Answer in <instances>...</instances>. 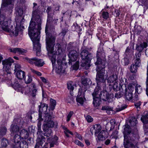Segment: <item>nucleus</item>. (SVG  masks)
<instances>
[{
	"mask_svg": "<svg viewBox=\"0 0 148 148\" xmlns=\"http://www.w3.org/2000/svg\"><path fill=\"white\" fill-rule=\"evenodd\" d=\"M42 20L40 22L31 21L29 28L28 34L33 42V49L36 51L37 56H39L41 51V46L39 43L40 30L41 29Z\"/></svg>",
	"mask_w": 148,
	"mask_h": 148,
	"instance_id": "1",
	"label": "nucleus"
},
{
	"mask_svg": "<svg viewBox=\"0 0 148 148\" xmlns=\"http://www.w3.org/2000/svg\"><path fill=\"white\" fill-rule=\"evenodd\" d=\"M58 19L55 18L53 15H49L47 16V23L46 25L45 32L46 34V41L47 50L50 52L53 50V48L55 45L56 38L52 36L51 34L48 32L49 26L53 25L52 28L54 29V26L57 25Z\"/></svg>",
	"mask_w": 148,
	"mask_h": 148,
	"instance_id": "2",
	"label": "nucleus"
},
{
	"mask_svg": "<svg viewBox=\"0 0 148 148\" xmlns=\"http://www.w3.org/2000/svg\"><path fill=\"white\" fill-rule=\"evenodd\" d=\"M93 97V104L94 107L97 108L101 104V99L104 101H107L108 103L112 101L111 95L109 94L106 91L101 90L99 86H97L92 93Z\"/></svg>",
	"mask_w": 148,
	"mask_h": 148,
	"instance_id": "3",
	"label": "nucleus"
},
{
	"mask_svg": "<svg viewBox=\"0 0 148 148\" xmlns=\"http://www.w3.org/2000/svg\"><path fill=\"white\" fill-rule=\"evenodd\" d=\"M131 129L128 125L125 126L123 132L124 139L123 145L125 148H139L136 145L138 142L136 141L131 132Z\"/></svg>",
	"mask_w": 148,
	"mask_h": 148,
	"instance_id": "4",
	"label": "nucleus"
},
{
	"mask_svg": "<svg viewBox=\"0 0 148 148\" xmlns=\"http://www.w3.org/2000/svg\"><path fill=\"white\" fill-rule=\"evenodd\" d=\"M30 86V88H24L18 83L15 82L13 85V87L16 91L21 92L22 94L24 90H25V93L27 94L30 92L32 90L31 95L33 97H35L37 92L36 86L35 84H31Z\"/></svg>",
	"mask_w": 148,
	"mask_h": 148,
	"instance_id": "5",
	"label": "nucleus"
},
{
	"mask_svg": "<svg viewBox=\"0 0 148 148\" xmlns=\"http://www.w3.org/2000/svg\"><path fill=\"white\" fill-rule=\"evenodd\" d=\"M87 49V48L82 49L80 54L82 60L81 66L86 69H88L90 66V63L92 57L91 54L88 51Z\"/></svg>",
	"mask_w": 148,
	"mask_h": 148,
	"instance_id": "6",
	"label": "nucleus"
},
{
	"mask_svg": "<svg viewBox=\"0 0 148 148\" xmlns=\"http://www.w3.org/2000/svg\"><path fill=\"white\" fill-rule=\"evenodd\" d=\"M53 48V50L51 52L47 50L48 51V56L52 63L53 69H56V71L58 74L63 73L64 72V69L62 66L61 61L60 60H57L58 66H57L56 65V55L53 54V52L54 47Z\"/></svg>",
	"mask_w": 148,
	"mask_h": 148,
	"instance_id": "7",
	"label": "nucleus"
},
{
	"mask_svg": "<svg viewBox=\"0 0 148 148\" xmlns=\"http://www.w3.org/2000/svg\"><path fill=\"white\" fill-rule=\"evenodd\" d=\"M33 4L34 6L33 7L31 21H35L40 22L41 20H42L41 16L42 12L39 7H36L37 5L36 3H34Z\"/></svg>",
	"mask_w": 148,
	"mask_h": 148,
	"instance_id": "8",
	"label": "nucleus"
},
{
	"mask_svg": "<svg viewBox=\"0 0 148 148\" xmlns=\"http://www.w3.org/2000/svg\"><path fill=\"white\" fill-rule=\"evenodd\" d=\"M99 68H96V79L97 84L99 86L100 83H102L104 80V76L105 74V69H100Z\"/></svg>",
	"mask_w": 148,
	"mask_h": 148,
	"instance_id": "9",
	"label": "nucleus"
},
{
	"mask_svg": "<svg viewBox=\"0 0 148 148\" xmlns=\"http://www.w3.org/2000/svg\"><path fill=\"white\" fill-rule=\"evenodd\" d=\"M25 59L31 64H34L36 66L38 67L42 66L44 64L42 60L36 58H29L26 57L25 58Z\"/></svg>",
	"mask_w": 148,
	"mask_h": 148,
	"instance_id": "10",
	"label": "nucleus"
},
{
	"mask_svg": "<svg viewBox=\"0 0 148 148\" xmlns=\"http://www.w3.org/2000/svg\"><path fill=\"white\" fill-rule=\"evenodd\" d=\"M15 0H3L2 7L8 11L11 10L13 8Z\"/></svg>",
	"mask_w": 148,
	"mask_h": 148,
	"instance_id": "11",
	"label": "nucleus"
},
{
	"mask_svg": "<svg viewBox=\"0 0 148 148\" xmlns=\"http://www.w3.org/2000/svg\"><path fill=\"white\" fill-rule=\"evenodd\" d=\"M68 56L69 58V64L72 65V63L71 62H73L76 60L78 56V54L75 50H72L69 52Z\"/></svg>",
	"mask_w": 148,
	"mask_h": 148,
	"instance_id": "12",
	"label": "nucleus"
},
{
	"mask_svg": "<svg viewBox=\"0 0 148 148\" xmlns=\"http://www.w3.org/2000/svg\"><path fill=\"white\" fill-rule=\"evenodd\" d=\"M105 58L101 57V56H97V61L95 63V64L97 65L96 68L105 69L106 62L104 60Z\"/></svg>",
	"mask_w": 148,
	"mask_h": 148,
	"instance_id": "13",
	"label": "nucleus"
},
{
	"mask_svg": "<svg viewBox=\"0 0 148 148\" xmlns=\"http://www.w3.org/2000/svg\"><path fill=\"white\" fill-rule=\"evenodd\" d=\"M84 97V94L82 93V89L81 88H79V90L77 97L76 98L77 102L81 105H83L84 102V99H85Z\"/></svg>",
	"mask_w": 148,
	"mask_h": 148,
	"instance_id": "14",
	"label": "nucleus"
},
{
	"mask_svg": "<svg viewBox=\"0 0 148 148\" xmlns=\"http://www.w3.org/2000/svg\"><path fill=\"white\" fill-rule=\"evenodd\" d=\"M147 46V44L146 42L143 41L140 42L139 41L136 44V49L138 52L136 53H140L142 51L143 49L146 48Z\"/></svg>",
	"mask_w": 148,
	"mask_h": 148,
	"instance_id": "15",
	"label": "nucleus"
},
{
	"mask_svg": "<svg viewBox=\"0 0 148 148\" xmlns=\"http://www.w3.org/2000/svg\"><path fill=\"white\" fill-rule=\"evenodd\" d=\"M13 62V59L10 58L3 61L2 64L3 68L9 70L11 67L12 64Z\"/></svg>",
	"mask_w": 148,
	"mask_h": 148,
	"instance_id": "16",
	"label": "nucleus"
},
{
	"mask_svg": "<svg viewBox=\"0 0 148 148\" xmlns=\"http://www.w3.org/2000/svg\"><path fill=\"white\" fill-rule=\"evenodd\" d=\"M0 17L2 19L3 21H4L3 23L1 25L2 28L4 30L7 31V30H8L9 29L8 28L10 24V21H5V17L3 15H1Z\"/></svg>",
	"mask_w": 148,
	"mask_h": 148,
	"instance_id": "17",
	"label": "nucleus"
},
{
	"mask_svg": "<svg viewBox=\"0 0 148 148\" xmlns=\"http://www.w3.org/2000/svg\"><path fill=\"white\" fill-rule=\"evenodd\" d=\"M108 134V132L107 131L104 130H102L97 136V141L98 140H102L104 139L105 138L107 137V134Z\"/></svg>",
	"mask_w": 148,
	"mask_h": 148,
	"instance_id": "18",
	"label": "nucleus"
},
{
	"mask_svg": "<svg viewBox=\"0 0 148 148\" xmlns=\"http://www.w3.org/2000/svg\"><path fill=\"white\" fill-rule=\"evenodd\" d=\"M58 123L57 122H53L51 120L47 122L46 124H43V126L48 127H54L55 128H57L58 127Z\"/></svg>",
	"mask_w": 148,
	"mask_h": 148,
	"instance_id": "19",
	"label": "nucleus"
},
{
	"mask_svg": "<svg viewBox=\"0 0 148 148\" xmlns=\"http://www.w3.org/2000/svg\"><path fill=\"white\" fill-rule=\"evenodd\" d=\"M141 53H136L134 56V58L135 59L134 64L138 67L141 65Z\"/></svg>",
	"mask_w": 148,
	"mask_h": 148,
	"instance_id": "20",
	"label": "nucleus"
},
{
	"mask_svg": "<svg viewBox=\"0 0 148 148\" xmlns=\"http://www.w3.org/2000/svg\"><path fill=\"white\" fill-rule=\"evenodd\" d=\"M114 122V121H110V122L107 123L106 125V129L107 131H110L113 129L115 126Z\"/></svg>",
	"mask_w": 148,
	"mask_h": 148,
	"instance_id": "21",
	"label": "nucleus"
},
{
	"mask_svg": "<svg viewBox=\"0 0 148 148\" xmlns=\"http://www.w3.org/2000/svg\"><path fill=\"white\" fill-rule=\"evenodd\" d=\"M16 26L15 27V36H18L19 31L22 30V29H23L24 27L23 26H22L21 25L20 26L18 25V24H19V22L17 21L16 19Z\"/></svg>",
	"mask_w": 148,
	"mask_h": 148,
	"instance_id": "22",
	"label": "nucleus"
},
{
	"mask_svg": "<svg viewBox=\"0 0 148 148\" xmlns=\"http://www.w3.org/2000/svg\"><path fill=\"white\" fill-rule=\"evenodd\" d=\"M125 94L124 95V98L125 100L130 101L132 98V94L131 92H127V89L126 88L125 85Z\"/></svg>",
	"mask_w": 148,
	"mask_h": 148,
	"instance_id": "23",
	"label": "nucleus"
},
{
	"mask_svg": "<svg viewBox=\"0 0 148 148\" xmlns=\"http://www.w3.org/2000/svg\"><path fill=\"white\" fill-rule=\"evenodd\" d=\"M9 50L11 52H12L14 53H16L17 52H18L22 54L26 52V51L23 49H21L20 48H13L10 49Z\"/></svg>",
	"mask_w": 148,
	"mask_h": 148,
	"instance_id": "24",
	"label": "nucleus"
},
{
	"mask_svg": "<svg viewBox=\"0 0 148 148\" xmlns=\"http://www.w3.org/2000/svg\"><path fill=\"white\" fill-rule=\"evenodd\" d=\"M19 131V128L17 125L13 124L11 125L10 128L11 132L16 133L18 132Z\"/></svg>",
	"mask_w": 148,
	"mask_h": 148,
	"instance_id": "25",
	"label": "nucleus"
},
{
	"mask_svg": "<svg viewBox=\"0 0 148 148\" xmlns=\"http://www.w3.org/2000/svg\"><path fill=\"white\" fill-rule=\"evenodd\" d=\"M117 79V76L116 74H113L109 77L107 79V81L108 83H111L116 82Z\"/></svg>",
	"mask_w": 148,
	"mask_h": 148,
	"instance_id": "26",
	"label": "nucleus"
},
{
	"mask_svg": "<svg viewBox=\"0 0 148 148\" xmlns=\"http://www.w3.org/2000/svg\"><path fill=\"white\" fill-rule=\"evenodd\" d=\"M16 75L18 79H22L25 77V73L24 71L22 70H19L16 72Z\"/></svg>",
	"mask_w": 148,
	"mask_h": 148,
	"instance_id": "27",
	"label": "nucleus"
},
{
	"mask_svg": "<svg viewBox=\"0 0 148 148\" xmlns=\"http://www.w3.org/2000/svg\"><path fill=\"white\" fill-rule=\"evenodd\" d=\"M43 130L45 132L44 135L47 137L50 136L52 133V130L51 129L48 127L43 126Z\"/></svg>",
	"mask_w": 148,
	"mask_h": 148,
	"instance_id": "28",
	"label": "nucleus"
},
{
	"mask_svg": "<svg viewBox=\"0 0 148 148\" xmlns=\"http://www.w3.org/2000/svg\"><path fill=\"white\" fill-rule=\"evenodd\" d=\"M82 83L84 86L89 85L91 83V81L90 79L87 78L85 77H83L81 79Z\"/></svg>",
	"mask_w": 148,
	"mask_h": 148,
	"instance_id": "29",
	"label": "nucleus"
},
{
	"mask_svg": "<svg viewBox=\"0 0 148 148\" xmlns=\"http://www.w3.org/2000/svg\"><path fill=\"white\" fill-rule=\"evenodd\" d=\"M97 56H101V57L103 58L106 57V56L103 47H99L98 48L97 54Z\"/></svg>",
	"mask_w": 148,
	"mask_h": 148,
	"instance_id": "30",
	"label": "nucleus"
},
{
	"mask_svg": "<svg viewBox=\"0 0 148 148\" xmlns=\"http://www.w3.org/2000/svg\"><path fill=\"white\" fill-rule=\"evenodd\" d=\"M140 4L144 8V10L148 8V0H139Z\"/></svg>",
	"mask_w": 148,
	"mask_h": 148,
	"instance_id": "31",
	"label": "nucleus"
},
{
	"mask_svg": "<svg viewBox=\"0 0 148 148\" xmlns=\"http://www.w3.org/2000/svg\"><path fill=\"white\" fill-rule=\"evenodd\" d=\"M20 135L23 138H24L25 139H26L29 136V133L27 130L23 129L21 130L20 132Z\"/></svg>",
	"mask_w": 148,
	"mask_h": 148,
	"instance_id": "32",
	"label": "nucleus"
},
{
	"mask_svg": "<svg viewBox=\"0 0 148 148\" xmlns=\"http://www.w3.org/2000/svg\"><path fill=\"white\" fill-rule=\"evenodd\" d=\"M124 85H122L121 86V88H120V86H120V84H119L117 82H115L113 86V87L114 90L115 91H117L118 90L121 91V90H122L121 88H122L123 87V88H125V86Z\"/></svg>",
	"mask_w": 148,
	"mask_h": 148,
	"instance_id": "33",
	"label": "nucleus"
},
{
	"mask_svg": "<svg viewBox=\"0 0 148 148\" xmlns=\"http://www.w3.org/2000/svg\"><path fill=\"white\" fill-rule=\"evenodd\" d=\"M71 96H68L66 97V101L70 103H73L74 101V99L73 98V97L72 95L73 93L72 92H70Z\"/></svg>",
	"mask_w": 148,
	"mask_h": 148,
	"instance_id": "34",
	"label": "nucleus"
},
{
	"mask_svg": "<svg viewBox=\"0 0 148 148\" xmlns=\"http://www.w3.org/2000/svg\"><path fill=\"white\" fill-rule=\"evenodd\" d=\"M130 125L132 126H135L137 123V121L136 119L134 117H132L131 119L129 121Z\"/></svg>",
	"mask_w": 148,
	"mask_h": 148,
	"instance_id": "35",
	"label": "nucleus"
},
{
	"mask_svg": "<svg viewBox=\"0 0 148 148\" xmlns=\"http://www.w3.org/2000/svg\"><path fill=\"white\" fill-rule=\"evenodd\" d=\"M141 120L144 124L148 123V112L145 115L142 116Z\"/></svg>",
	"mask_w": 148,
	"mask_h": 148,
	"instance_id": "36",
	"label": "nucleus"
},
{
	"mask_svg": "<svg viewBox=\"0 0 148 148\" xmlns=\"http://www.w3.org/2000/svg\"><path fill=\"white\" fill-rule=\"evenodd\" d=\"M138 67L135 64H133L130 66V71L132 73H136L137 71Z\"/></svg>",
	"mask_w": 148,
	"mask_h": 148,
	"instance_id": "37",
	"label": "nucleus"
},
{
	"mask_svg": "<svg viewBox=\"0 0 148 148\" xmlns=\"http://www.w3.org/2000/svg\"><path fill=\"white\" fill-rule=\"evenodd\" d=\"M39 135L38 136V141L37 143L35 145L34 148H39L40 146H42V145L43 143V141H44V140H43V139H40V138L39 137Z\"/></svg>",
	"mask_w": 148,
	"mask_h": 148,
	"instance_id": "38",
	"label": "nucleus"
},
{
	"mask_svg": "<svg viewBox=\"0 0 148 148\" xmlns=\"http://www.w3.org/2000/svg\"><path fill=\"white\" fill-rule=\"evenodd\" d=\"M20 148H28V145L27 142L23 140L20 143Z\"/></svg>",
	"mask_w": 148,
	"mask_h": 148,
	"instance_id": "39",
	"label": "nucleus"
},
{
	"mask_svg": "<svg viewBox=\"0 0 148 148\" xmlns=\"http://www.w3.org/2000/svg\"><path fill=\"white\" fill-rule=\"evenodd\" d=\"M21 137L20 135L18 134H16L14 137V143H20L21 140Z\"/></svg>",
	"mask_w": 148,
	"mask_h": 148,
	"instance_id": "40",
	"label": "nucleus"
},
{
	"mask_svg": "<svg viewBox=\"0 0 148 148\" xmlns=\"http://www.w3.org/2000/svg\"><path fill=\"white\" fill-rule=\"evenodd\" d=\"M50 108L51 109V110H53L56 106V102L55 100H53L52 99H50Z\"/></svg>",
	"mask_w": 148,
	"mask_h": 148,
	"instance_id": "41",
	"label": "nucleus"
},
{
	"mask_svg": "<svg viewBox=\"0 0 148 148\" xmlns=\"http://www.w3.org/2000/svg\"><path fill=\"white\" fill-rule=\"evenodd\" d=\"M123 89L122 88V90L118 92H116L115 94V97L117 99H119L122 97L123 94Z\"/></svg>",
	"mask_w": 148,
	"mask_h": 148,
	"instance_id": "42",
	"label": "nucleus"
},
{
	"mask_svg": "<svg viewBox=\"0 0 148 148\" xmlns=\"http://www.w3.org/2000/svg\"><path fill=\"white\" fill-rule=\"evenodd\" d=\"M67 88L68 89L70 90V92H72L74 89V84L72 82H69L67 84Z\"/></svg>",
	"mask_w": 148,
	"mask_h": 148,
	"instance_id": "43",
	"label": "nucleus"
},
{
	"mask_svg": "<svg viewBox=\"0 0 148 148\" xmlns=\"http://www.w3.org/2000/svg\"><path fill=\"white\" fill-rule=\"evenodd\" d=\"M93 126L96 131L95 132V135L96 136V134H97L101 130V126L99 124H96Z\"/></svg>",
	"mask_w": 148,
	"mask_h": 148,
	"instance_id": "44",
	"label": "nucleus"
},
{
	"mask_svg": "<svg viewBox=\"0 0 148 148\" xmlns=\"http://www.w3.org/2000/svg\"><path fill=\"white\" fill-rule=\"evenodd\" d=\"M112 110L111 107L106 106H103L101 108L102 110H106L107 113H108L109 111H112Z\"/></svg>",
	"mask_w": 148,
	"mask_h": 148,
	"instance_id": "45",
	"label": "nucleus"
},
{
	"mask_svg": "<svg viewBox=\"0 0 148 148\" xmlns=\"http://www.w3.org/2000/svg\"><path fill=\"white\" fill-rule=\"evenodd\" d=\"M45 121L47 122L51 120L52 116L51 115L47 113L45 114Z\"/></svg>",
	"mask_w": 148,
	"mask_h": 148,
	"instance_id": "46",
	"label": "nucleus"
},
{
	"mask_svg": "<svg viewBox=\"0 0 148 148\" xmlns=\"http://www.w3.org/2000/svg\"><path fill=\"white\" fill-rule=\"evenodd\" d=\"M142 90V89L141 86L140 85H137L135 87L136 92H137V93L139 94L141 93Z\"/></svg>",
	"mask_w": 148,
	"mask_h": 148,
	"instance_id": "47",
	"label": "nucleus"
},
{
	"mask_svg": "<svg viewBox=\"0 0 148 148\" xmlns=\"http://www.w3.org/2000/svg\"><path fill=\"white\" fill-rule=\"evenodd\" d=\"M8 144V140L5 138H3L1 142V146L3 147H6Z\"/></svg>",
	"mask_w": 148,
	"mask_h": 148,
	"instance_id": "48",
	"label": "nucleus"
},
{
	"mask_svg": "<svg viewBox=\"0 0 148 148\" xmlns=\"http://www.w3.org/2000/svg\"><path fill=\"white\" fill-rule=\"evenodd\" d=\"M40 106L42 107L43 109V112H44L45 114H46V112H47V108H48V106L46 105V104L45 103H40Z\"/></svg>",
	"mask_w": 148,
	"mask_h": 148,
	"instance_id": "49",
	"label": "nucleus"
},
{
	"mask_svg": "<svg viewBox=\"0 0 148 148\" xmlns=\"http://www.w3.org/2000/svg\"><path fill=\"white\" fill-rule=\"evenodd\" d=\"M7 129L5 127H1L0 128V135H4L6 133Z\"/></svg>",
	"mask_w": 148,
	"mask_h": 148,
	"instance_id": "50",
	"label": "nucleus"
},
{
	"mask_svg": "<svg viewBox=\"0 0 148 148\" xmlns=\"http://www.w3.org/2000/svg\"><path fill=\"white\" fill-rule=\"evenodd\" d=\"M14 28V26L13 25H11L10 24V25L8 27L9 30H7V32H11L12 34H15V30H14L13 29Z\"/></svg>",
	"mask_w": 148,
	"mask_h": 148,
	"instance_id": "51",
	"label": "nucleus"
},
{
	"mask_svg": "<svg viewBox=\"0 0 148 148\" xmlns=\"http://www.w3.org/2000/svg\"><path fill=\"white\" fill-rule=\"evenodd\" d=\"M38 120V121L37 124L38 130H41V121L43 120V119L42 118L41 119L39 117Z\"/></svg>",
	"mask_w": 148,
	"mask_h": 148,
	"instance_id": "52",
	"label": "nucleus"
},
{
	"mask_svg": "<svg viewBox=\"0 0 148 148\" xmlns=\"http://www.w3.org/2000/svg\"><path fill=\"white\" fill-rule=\"evenodd\" d=\"M73 69L75 70H77L79 67V62L78 61H77L75 63H74L73 65Z\"/></svg>",
	"mask_w": 148,
	"mask_h": 148,
	"instance_id": "53",
	"label": "nucleus"
},
{
	"mask_svg": "<svg viewBox=\"0 0 148 148\" xmlns=\"http://www.w3.org/2000/svg\"><path fill=\"white\" fill-rule=\"evenodd\" d=\"M16 11L18 13V15L21 16L23 14V11L22 9L19 7H18L16 9Z\"/></svg>",
	"mask_w": 148,
	"mask_h": 148,
	"instance_id": "54",
	"label": "nucleus"
},
{
	"mask_svg": "<svg viewBox=\"0 0 148 148\" xmlns=\"http://www.w3.org/2000/svg\"><path fill=\"white\" fill-rule=\"evenodd\" d=\"M15 69L14 71L15 72H17L19 70H20L21 66L19 64H16L15 65Z\"/></svg>",
	"mask_w": 148,
	"mask_h": 148,
	"instance_id": "55",
	"label": "nucleus"
},
{
	"mask_svg": "<svg viewBox=\"0 0 148 148\" xmlns=\"http://www.w3.org/2000/svg\"><path fill=\"white\" fill-rule=\"evenodd\" d=\"M38 107L39 108V117L41 119V117L42 116V112H43V109L42 108L41 106H40V105H39Z\"/></svg>",
	"mask_w": 148,
	"mask_h": 148,
	"instance_id": "56",
	"label": "nucleus"
},
{
	"mask_svg": "<svg viewBox=\"0 0 148 148\" xmlns=\"http://www.w3.org/2000/svg\"><path fill=\"white\" fill-rule=\"evenodd\" d=\"M102 15L104 19H107L109 17V14L107 12H103Z\"/></svg>",
	"mask_w": 148,
	"mask_h": 148,
	"instance_id": "57",
	"label": "nucleus"
},
{
	"mask_svg": "<svg viewBox=\"0 0 148 148\" xmlns=\"http://www.w3.org/2000/svg\"><path fill=\"white\" fill-rule=\"evenodd\" d=\"M130 62L128 57L127 56L125 57L124 59V63L125 65H127Z\"/></svg>",
	"mask_w": 148,
	"mask_h": 148,
	"instance_id": "58",
	"label": "nucleus"
},
{
	"mask_svg": "<svg viewBox=\"0 0 148 148\" xmlns=\"http://www.w3.org/2000/svg\"><path fill=\"white\" fill-rule=\"evenodd\" d=\"M127 107V106L125 104H123L121 105V107L120 108H119L117 109V111H120L122 110H124V109L126 108Z\"/></svg>",
	"mask_w": 148,
	"mask_h": 148,
	"instance_id": "59",
	"label": "nucleus"
},
{
	"mask_svg": "<svg viewBox=\"0 0 148 148\" xmlns=\"http://www.w3.org/2000/svg\"><path fill=\"white\" fill-rule=\"evenodd\" d=\"M32 81V78L30 76H28V79H27V80L25 79V82L26 84H29Z\"/></svg>",
	"mask_w": 148,
	"mask_h": 148,
	"instance_id": "60",
	"label": "nucleus"
},
{
	"mask_svg": "<svg viewBox=\"0 0 148 148\" xmlns=\"http://www.w3.org/2000/svg\"><path fill=\"white\" fill-rule=\"evenodd\" d=\"M12 148H20V143H14L12 146Z\"/></svg>",
	"mask_w": 148,
	"mask_h": 148,
	"instance_id": "61",
	"label": "nucleus"
},
{
	"mask_svg": "<svg viewBox=\"0 0 148 148\" xmlns=\"http://www.w3.org/2000/svg\"><path fill=\"white\" fill-rule=\"evenodd\" d=\"M73 111H70L67 116V121H70V118L71 117L72 115L73 114Z\"/></svg>",
	"mask_w": 148,
	"mask_h": 148,
	"instance_id": "62",
	"label": "nucleus"
},
{
	"mask_svg": "<svg viewBox=\"0 0 148 148\" xmlns=\"http://www.w3.org/2000/svg\"><path fill=\"white\" fill-rule=\"evenodd\" d=\"M68 32V29H62L61 33H60V35L64 36L66 33Z\"/></svg>",
	"mask_w": 148,
	"mask_h": 148,
	"instance_id": "63",
	"label": "nucleus"
},
{
	"mask_svg": "<svg viewBox=\"0 0 148 148\" xmlns=\"http://www.w3.org/2000/svg\"><path fill=\"white\" fill-rule=\"evenodd\" d=\"M75 143L78 146H80L81 147L84 146V145L81 142L78 140H76L75 141Z\"/></svg>",
	"mask_w": 148,
	"mask_h": 148,
	"instance_id": "64",
	"label": "nucleus"
}]
</instances>
